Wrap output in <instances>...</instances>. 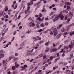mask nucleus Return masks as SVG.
<instances>
[{
	"instance_id": "obj_1",
	"label": "nucleus",
	"mask_w": 74,
	"mask_h": 74,
	"mask_svg": "<svg viewBox=\"0 0 74 74\" xmlns=\"http://www.w3.org/2000/svg\"><path fill=\"white\" fill-rule=\"evenodd\" d=\"M59 18H60L61 20H63V19L64 18V16L62 15V12H61L58 15L56 16L55 18L57 20H58Z\"/></svg>"
},
{
	"instance_id": "obj_2",
	"label": "nucleus",
	"mask_w": 74,
	"mask_h": 74,
	"mask_svg": "<svg viewBox=\"0 0 74 74\" xmlns=\"http://www.w3.org/2000/svg\"><path fill=\"white\" fill-rule=\"evenodd\" d=\"M69 14H67L66 15V16L65 17V20H67V18H68V17H69V16L70 17V18H71V17H72V16H73V14H72V13H71V12H69Z\"/></svg>"
},
{
	"instance_id": "obj_3",
	"label": "nucleus",
	"mask_w": 74,
	"mask_h": 74,
	"mask_svg": "<svg viewBox=\"0 0 74 74\" xmlns=\"http://www.w3.org/2000/svg\"><path fill=\"white\" fill-rule=\"evenodd\" d=\"M34 50V49H29L27 50L28 53H29V55H32V54H31L32 52H33V51Z\"/></svg>"
},
{
	"instance_id": "obj_4",
	"label": "nucleus",
	"mask_w": 74,
	"mask_h": 74,
	"mask_svg": "<svg viewBox=\"0 0 74 74\" xmlns=\"http://www.w3.org/2000/svg\"><path fill=\"white\" fill-rule=\"evenodd\" d=\"M73 46H74V41L72 40L71 42V45H69V48L70 49V50H71Z\"/></svg>"
},
{
	"instance_id": "obj_5",
	"label": "nucleus",
	"mask_w": 74,
	"mask_h": 74,
	"mask_svg": "<svg viewBox=\"0 0 74 74\" xmlns=\"http://www.w3.org/2000/svg\"><path fill=\"white\" fill-rule=\"evenodd\" d=\"M52 30H53V32L54 33H56V32H57V29L56 28H54L53 27L52 28L50 29L51 31H52Z\"/></svg>"
},
{
	"instance_id": "obj_6",
	"label": "nucleus",
	"mask_w": 74,
	"mask_h": 74,
	"mask_svg": "<svg viewBox=\"0 0 74 74\" xmlns=\"http://www.w3.org/2000/svg\"><path fill=\"white\" fill-rule=\"evenodd\" d=\"M8 62V58L6 59L5 60H3V64H7V62Z\"/></svg>"
},
{
	"instance_id": "obj_7",
	"label": "nucleus",
	"mask_w": 74,
	"mask_h": 74,
	"mask_svg": "<svg viewBox=\"0 0 74 74\" xmlns=\"http://www.w3.org/2000/svg\"><path fill=\"white\" fill-rule=\"evenodd\" d=\"M50 49V48H49V47H46V50L45 51V52L47 53L48 52H49Z\"/></svg>"
},
{
	"instance_id": "obj_8",
	"label": "nucleus",
	"mask_w": 74,
	"mask_h": 74,
	"mask_svg": "<svg viewBox=\"0 0 74 74\" xmlns=\"http://www.w3.org/2000/svg\"><path fill=\"white\" fill-rule=\"evenodd\" d=\"M18 6V4H16L15 6V7H14V5L13 4L12 6V7H13V8L14 9H16V8H17V7Z\"/></svg>"
},
{
	"instance_id": "obj_9",
	"label": "nucleus",
	"mask_w": 74,
	"mask_h": 74,
	"mask_svg": "<svg viewBox=\"0 0 74 74\" xmlns=\"http://www.w3.org/2000/svg\"><path fill=\"white\" fill-rule=\"evenodd\" d=\"M13 58L12 60L13 62H15L16 60H18V58L15 57V56L13 57Z\"/></svg>"
},
{
	"instance_id": "obj_10",
	"label": "nucleus",
	"mask_w": 74,
	"mask_h": 74,
	"mask_svg": "<svg viewBox=\"0 0 74 74\" xmlns=\"http://www.w3.org/2000/svg\"><path fill=\"white\" fill-rule=\"evenodd\" d=\"M33 4V1H31L30 3H28L27 4L28 5H32Z\"/></svg>"
},
{
	"instance_id": "obj_11",
	"label": "nucleus",
	"mask_w": 74,
	"mask_h": 74,
	"mask_svg": "<svg viewBox=\"0 0 74 74\" xmlns=\"http://www.w3.org/2000/svg\"><path fill=\"white\" fill-rule=\"evenodd\" d=\"M4 57V55L2 53L0 54V59H1Z\"/></svg>"
},
{
	"instance_id": "obj_12",
	"label": "nucleus",
	"mask_w": 74,
	"mask_h": 74,
	"mask_svg": "<svg viewBox=\"0 0 74 74\" xmlns=\"http://www.w3.org/2000/svg\"><path fill=\"white\" fill-rule=\"evenodd\" d=\"M15 69H16V66H12V70L14 71Z\"/></svg>"
},
{
	"instance_id": "obj_13",
	"label": "nucleus",
	"mask_w": 74,
	"mask_h": 74,
	"mask_svg": "<svg viewBox=\"0 0 74 74\" xmlns=\"http://www.w3.org/2000/svg\"><path fill=\"white\" fill-rule=\"evenodd\" d=\"M32 32V31L30 29H28V31L26 32L27 34H30Z\"/></svg>"
},
{
	"instance_id": "obj_14",
	"label": "nucleus",
	"mask_w": 74,
	"mask_h": 74,
	"mask_svg": "<svg viewBox=\"0 0 74 74\" xmlns=\"http://www.w3.org/2000/svg\"><path fill=\"white\" fill-rule=\"evenodd\" d=\"M70 58H69V59L71 60V59H73V58H74V55L73 54H71L70 55Z\"/></svg>"
},
{
	"instance_id": "obj_15",
	"label": "nucleus",
	"mask_w": 74,
	"mask_h": 74,
	"mask_svg": "<svg viewBox=\"0 0 74 74\" xmlns=\"http://www.w3.org/2000/svg\"><path fill=\"white\" fill-rule=\"evenodd\" d=\"M32 40H34V39H35L34 41H38V39L36 38V37H33L32 38Z\"/></svg>"
},
{
	"instance_id": "obj_16",
	"label": "nucleus",
	"mask_w": 74,
	"mask_h": 74,
	"mask_svg": "<svg viewBox=\"0 0 74 74\" xmlns=\"http://www.w3.org/2000/svg\"><path fill=\"white\" fill-rule=\"evenodd\" d=\"M37 54V52L36 51L34 52L31 55H32V56H34L35 55H36Z\"/></svg>"
},
{
	"instance_id": "obj_17",
	"label": "nucleus",
	"mask_w": 74,
	"mask_h": 74,
	"mask_svg": "<svg viewBox=\"0 0 74 74\" xmlns=\"http://www.w3.org/2000/svg\"><path fill=\"white\" fill-rule=\"evenodd\" d=\"M66 5H70L71 4V3L69 2H67L66 3Z\"/></svg>"
},
{
	"instance_id": "obj_18",
	"label": "nucleus",
	"mask_w": 74,
	"mask_h": 74,
	"mask_svg": "<svg viewBox=\"0 0 74 74\" xmlns=\"http://www.w3.org/2000/svg\"><path fill=\"white\" fill-rule=\"evenodd\" d=\"M4 11L1 10L0 12V15H3V14H4Z\"/></svg>"
},
{
	"instance_id": "obj_19",
	"label": "nucleus",
	"mask_w": 74,
	"mask_h": 74,
	"mask_svg": "<svg viewBox=\"0 0 74 74\" xmlns=\"http://www.w3.org/2000/svg\"><path fill=\"white\" fill-rule=\"evenodd\" d=\"M66 72L67 73V74H70V73H71V71H69V70L66 71Z\"/></svg>"
},
{
	"instance_id": "obj_20",
	"label": "nucleus",
	"mask_w": 74,
	"mask_h": 74,
	"mask_svg": "<svg viewBox=\"0 0 74 74\" xmlns=\"http://www.w3.org/2000/svg\"><path fill=\"white\" fill-rule=\"evenodd\" d=\"M42 55L41 54L40 55L36 58V59H38L39 58H41V57H42Z\"/></svg>"
},
{
	"instance_id": "obj_21",
	"label": "nucleus",
	"mask_w": 74,
	"mask_h": 74,
	"mask_svg": "<svg viewBox=\"0 0 74 74\" xmlns=\"http://www.w3.org/2000/svg\"><path fill=\"white\" fill-rule=\"evenodd\" d=\"M4 9L5 11H8V6H5L4 8Z\"/></svg>"
},
{
	"instance_id": "obj_22",
	"label": "nucleus",
	"mask_w": 74,
	"mask_h": 74,
	"mask_svg": "<svg viewBox=\"0 0 74 74\" xmlns=\"http://www.w3.org/2000/svg\"><path fill=\"white\" fill-rule=\"evenodd\" d=\"M26 42H23L21 45V46H22L23 45H26Z\"/></svg>"
},
{
	"instance_id": "obj_23",
	"label": "nucleus",
	"mask_w": 74,
	"mask_h": 74,
	"mask_svg": "<svg viewBox=\"0 0 74 74\" xmlns=\"http://www.w3.org/2000/svg\"><path fill=\"white\" fill-rule=\"evenodd\" d=\"M50 30L49 29H47L46 31H44V33L45 34L47 33Z\"/></svg>"
},
{
	"instance_id": "obj_24",
	"label": "nucleus",
	"mask_w": 74,
	"mask_h": 74,
	"mask_svg": "<svg viewBox=\"0 0 74 74\" xmlns=\"http://www.w3.org/2000/svg\"><path fill=\"white\" fill-rule=\"evenodd\" d=\"M34 67H35V66H34V65H31V69H34Z\"/></svg>"
},
{
	"instance_id": "obj_25",
	"label": "nucleus",
	"mask_w": 74,
	"mask_h": 74,
	"mask_svg": "<svg viewBox=\"0 0 74 74\" xmlns=\"http://www.w3.org/2000/svg\"><path fill=\"white\" fill-rule=\"evenodd\" d=\"M14 55L15 56H19V53H15Z\"/></svg>"
},
{
	"instance_id": "obj_26",
	"label": "nucleus",
	"mask_w": 74,
	"mask_h": 74,
	"mask_svg": "<svg viewBox=\"0 0 74 74\" xmlns=\"http://www.w3.org/2000/svg\"><path fill=\"white\" fill-rule=\"evenodd\" d=\"M67 10L66 9L65 10H64L63 12L66 14H67L68 13V11H67Z\"/></svg>"
},
{
	"instance_id": "obj_27",
	"label": "nucleus",
	"mask_w": 74,
	"mask_h": 74,
	"mask_svg": "<svg viewBox=\"0 0 74 74\" xmlns=\"http://www.w3.org/2000/svg\"><path fill=\"white\" fill-rule=\"evenodd\" d=\"M40 26L41 27H44L45 26V24L44 23H42L40 24Z\"/></svg>"
},
{
	"instance_id": "obj_28",
	"label": "nucleus",
	"mask_w": 74,
	"mask_h": 74,
	"mask_svg": "<svg viewBox=\"0 0 74 74\" xmlns=\"http://www.w3.org/2000/svg\"><path fill=\"white\" fill-rule=\"evenodd\" d=\"M40 3H41V1H39L37 4V6L38 7L40 6Z\"/></svg>"
},
{
	"instance_id": "obj_29",
	"label": "nucleus",
	"mask_w": 74,
	"mask_h": 74,
	"mask_svg": "<svg viewBox=\"0 0 74 74\" xmlns=\"http://www.w3.org/2000/svg\"><path fill=\"white\" fill-rule=\"evenodd\" d=\"M36 37H37V38H38V40H41V37H40L39 36H36Z\"/></svg>"
},
{
	"instance_id": "obj_30",
	"label": "nucleus",
	"mask_w": 74,
	"mask_h": 74,
	"mask_svg": "<svg viewBox=\"0 0 74 74\" xmlns=\"http://www.w3.org/2000/svg\"><path fill=\"white\" fill-rule=\"evenodd\" d=\"M35 71V69H34L32 70L29 73H28V74H31V73H33V72L34 71Z\"/></svg>"
},
{
	"instance_id": "obj_31",
	"label": "nucleus",
	"mask_w": 74,
	"mask_h": 74,
	"mask_svg": "<svg viewBox=\"0 0 74 74\" xmlns=\"http://www.w3.org/2000/svg\"><path fill=\"white\" fill-rule=\"evenodd\" d=\"M8 28H7V29H5V30L4 31V32L5 33H7V32H8Z\"/></svg>"
},
{
	"instance_id": "obj_32",
	"label": "nucleus",
	"mask_w": 74,
	"mask_h": 74,
	"mask_svg": "<svg viewBox=\"0 0 74 74\" xmlns=\"http://www.w3.org/2000/svg\"><path fill=\"white\" fill-rule=\"evenodd\" d=\"M71 25H68L67 27H66V28H67V30H68V29H69V28H70V27H71Z\"/></svg>"
},
{
	"instance_id": "obj_33",
	"label": "nucleus",
	"mask_w": 74,
	"mask_h": 74,
	"mask_svg": "<svg viewBox=\"0 0 74 74\" xmlns=\"http://www.w3.org/2000/svg\"><path fill=\"white\" fill-rule=\"evenodd\" d=\"M37 20H38V21L40 22L41 21V18L40 17H38L36 18Z\"/></svg>"
},
{
	"instance_id": "obj_34",
	"label": "nucleus",
	"mask_w": 74,
	"mask_h": 74,
	"mask_svg": "<svg viewBox=\"0 0 74 74\" xmlns=\"http://www.w3.org/2000/svg\"><path fill=\"white\" fill-rule=\"evenodd\" d=\"M42 12H47V10L45 9H44L42 10Z\"/></svg>"
},
{
	"instance_id": "obj_35",
	"label": "nucleus",
	"mask_w": 74,
	"mask_h": 74,
	"mask_svg": "<svg viewBox=\"0 0 74 74\" xmlns=\"http://www.w3.org/2000/svg\"><path fill=\"white\" fill-rule=\"evenodd\" d=\"M53 14H54V12H51L50 13L49 15L50 16H51V15H53Z\"/></svg>"
},
{
	"instance_id": "obj_36",
	"label": "nucleus",
	"mask_w": 74,
	"mask_h": 74,
	"mask_svg": "<svg viewBox=\"0 0 74 74\" xmlns=\"http://www.w3.org/2000/svg\"><path fill=\"white\" fill-rule=\"evenodd\" d=\"M64 49H68V48H69V47H67V46H64Z\"/></svg>"
},
{
	"instance_id": "obj_37",
	"label": "nucleus",
	"mask_w": 74,
	"mask_h": 74,
	"mask_svg": "<svg viewBox=\"0 0 74 74\" xmlns=\"http://www.w3.org/2000/svg\"><path fill=\"white\" fill-rule=\"evenodd\" d=\"M62 46H63L62 45H60V46L57 48V49H60Z\"/></svg>"
},
{
	"instance_id": "obj_38",
	"label": "nucleus",
	"mask_w": 74,
	"mask_h": 74,
	"mask_svg": "<svg viewBox=\"0 0 74 74\" xmlns=\"http://www.w3.org/2000/svg\"><path fill=\"white\" fill-rule=\"evenodd\" d=\"M49 43V41L47 42L45 44V45L46 46H48V44Z\"/></svg>"
},
{
	"instance_id": "obj_39",
	"label": "nucleus",
	"mask_w": 74,
	"mask_h": 74,
	"mask_svg": "<svg viewBox=\"0 0 74 74\" xmlns=\"http://www.w3.org/2000/svg\"><path fill=\"white\" fill-rule=\"evenodd\" d=\"M4 66L5 67V69L6 70V69L7 68L8 66L7 65L5 64L4 65Z\"/></svg>"
},
{
	"instance_id": "obj_40",
	"label": "nucleus",
	"mask_w": 74,
	"mask_h": 74,
	"mask_svg": "<svg viewBox=\"0 0 74 74\" xmlns=\"http://www.w3.org/2000/svg\"><path fill=\"white\" fill-rule=\"evenodd\" d=\"M61 32H63L64 31V27H62L61 29Z\"/></svg>"
},
{
	"instance_id": "obj_41",
	"label": "nucleus",
	"mask_w": 74,
	"mask_h": 74,
	"mask_svg": "<svg viewBox=\"0 0 74 74\" xmlns=\"http://www.w3.org/2000/svg\"><path fill=\"white\" fill-rule=\"evenodd\" d=\"M62 34H59L57 36H58V38H59L60 37V36H62Z\"/></svg>"
},
{
	"instance_id": "obj_42",
	"label": "nucleus",
	"mask_w": 74,
	"mask_h": 74,
	"mask_svg": "<svg viewBox=\"0 0 74 74\" xmlns=\"http://www.w3.org/2000/svg\"><path fill=\"white\" fill-rule=\"evenodd\" d=\"M28 26H29L30 27H31L32 26V23H29L28 24Z\"/></svg>"
},
{
	"instance_id": "obj_43",
	"label": "nucleus",
	"mask_w": 74,
	"mask_h": 74,
	"mask_svg": "<svg viewBox=\"0 0 74 74\" xmlns=\"http://www.w3.org/2000/svg\"><path fill=\"white\" fill-rule=\"evenodd\" d=\"M13 58V57H11L10 56L9 58V60H10H10H11V59H12V58Z\"/></svg>"
},
{
	"instance_id": "obj_44",
	"label": "nucleus",
	"mask_w": 74,
	"mask_h": 74,
	"mask_svg": "<svg viewBox=\"0 0 74 74\" xmlns=\"http://www.w3.org/2000/svg\"><path fill=\"white\" fill-rule=\"evenodd\" d=\"M42 29H40V30H38V33H40V32H42Z\"/></svg>"
},
{
	"instance_id": "obj_45",
	"label": "nucleus",
	"mask_w": 74,
	"mask_h": 74,
	"mask_svg": "<svg viewBox=\"0 0 74 74\" xmlns=\"http://www.w3.org/2000/svg\"><path fill=\"white\" fill-rule=\"evenodd\" d=\"M0 52H1V53H5V51L3 50H1L0 51Z\"/></svg>"
},
{
	"instance_id": "obj_46",
	"label": "nucleus",
	"mask_w": 74,
	"mask_h": 74,
	"mask_svg": "<svg viewBox=\"0 0 74 74\" xmlns=\"http://www.w3.org/2000/svg\"><path fill=\"white\" fill-rule=\"evenodd\" d=\"M68 34V33L67 32H65L63 34V36H66V35H67Z\"/></svg>"
},
{
	"instance_id": "obj_47",
	"label": "nucleus",
	"mask_w": 74,
	"mask_h": 74,
	"mask_svg": "<svg viewBox=\"0 0 74 74\" xmlns=\"http://www.w3.org/2000/svg\"><path fill=\"white\" fill-rule=\"evenodd\" d=\"M70 18H69L67 19V22L68 23H69V22H70Z\"/></svg>"
},
{
	"instance_id": "obj_48",
	"label": "nucleus",
	"mask_w": 74,
	"mask_h": 74,
	"mask_svg": "<svg viewBox=\"0 0 74 74\" xmlns=\"http://www.w3.org/2000/svg\"><path fill=\"white\" fill-rule=\"evenodd\" d=\"M28 5V7L27 8V10H29V9H30V5Z\"/></svg>"
},
{
	"instance_id": "obj_49",
	"label": "nucleus",
	"mask_w": 74,
	"mask_h": 74,
	"mask_svg": "<svg viewBox=\"0 0 74 74\" xmlns=\"http://www.w3.org/2000/svg\"><path fill=\"white\" fill-rule=\"evenodd\" d=\"M28 10H25V14H27V12H28Z\"/></svg>"
},
{
	"instance_id": "obj_50",
	"label": "nucleus",
	"mask_w": 74,
	"mask_h": 74,
	"mask_svg": "<svg viewBox=\"0 0 74 74\" xmlns=\"http://www.w3.org/2000/svg\"><path fill=\"white\" fill-rule=\"evenodd\" d=\"M53 59V56H51L50 57V60H52Z\"/></svg>"
},
{
	"instance_id": "obj_51",
	"label": "nucleus",
	"mask_w": 74,
	"mask_h": 74,
	"mask_svg": "<svg viewBox=\"0 0 74 74\" xmlns=\"http://www.w3.org/2000/svg\"><path fill=\"white\" fill-rule=\"evenodd\" d=\"M24 68H27V65H24Z\"/></svg>"
},
{
	"instance_id": "obj_52",
	"label": "nucleus",
	"mask_w": 74,
	"mask_h": 74,
	"mask_svg": "<svg viewBox=\"0 0 74 74\" xmlns=\"http://www.w3.org/2000/svg\"><path fill=\"white\" fill-rule=\"evenodd\" d=\"M16 68H18V66H19V64H16L15 65Z\"/></svg>"
},
{
	"instance_id": "obj_53",
	"label": "nucleus",
	"mask_w": 74,
	"mask_h": 74,
	"mask_svg": "<svg viewBox=\"0 0 74 74\" xmlns=\"http://www.w3.org/2000/svg\"><path fill=\"white\" fill-rule=\"evenodd\" d=\"M57 49H53V52H56V51L57 50Z\"/></svg>"
},
{
	"instance_id": "obj_54",
	"label": "nucleus",
	"mask_w": 74,
	"mask_h": 74,
	"mask_svg": "<svg viewBox=\"0 0 74 74\" xmlns=\"http://www.w3.org/2000/svg\"><path fill=\"white\" fill-rule=\"evenodd\" d=\"M43 42H44V41L42 40V41H40L39 42V44H42V43Z\"/></svg>"
},
{
	"instance_id": "obj_55",
	"label": "nucleus",
	"mask_w": 74,
	"mask_h": 74,
	"mask_svg": "<svg viewBox=\"0 0 74 74\" xmlns=\"http://www.w3.org/2000/svg\"><path fill=\"white\" fill-rule=\"evenodd\" d=\"M66 41V42H70V39H68Z\"/></svg>"
},
{
	"instance_id": "obj_56",
	"label": "nucleus",
	"mask_w": 74,
	"mask_h": 74,
	"mask_svg": "<svg viewBox=\"0 0 74 74\" xmlns=\"http://www.w3.org/2000/svg\"><path fill=\"white\" fill-rule=\"evenodd\" d=\"M10 10H9L8 11V14H9V15H11V12H10Z\"/></svg>"
},
{
	"instance_id": "obj_57",
	"label": "nucleus",
	"mask_w": 74,
	"mask_h": 74,
	"mask_svg": "<svg viewBox=\"0 0 74 74\" xmlns=\"http://www.w3.org/2000/svg\"><path fill=\"white\" fill-rule=\"evenodd\" d=\"M63 64V65H64V66H66V64H67V63L64 62Z\"/></svg>"
},
{
	"instance_id": "obj_58",
	"label": "nucleus",
	"mask_w": 74,
	"mask_h": 74,
	"mask_svg": "<svg viewBox=\"0 0 74 74\" xmlns=\"http://www.w3.org/2000/svg\"><path fill=\"white\" fill-rule=\"evenodd\" d=\"M52 70L51 71H50L48 72H47V73H46V74H49V73H51L52 71Z\"/></svg>"
},
{
	"instance_id": "obj_59",
	"label": "nucleus",
	"mask_w": 74,
	"mask_h": 74,
	"mask_svg": "<svg viewBox=\"0 0 74 74\" xmlns=\"http://www.w3.org/2000/svg\"><path fill=\"white\" fill-rule=\"evenodd\" d=\"M70 6H68V7H67L66 10H69L70 9Z\"/></svg>"
},
{
	"instance_id": "obj_60",
	"label": "nucleus",
	"mask_w": 74,
	"mask_h": 74,
	"mask_svg": "<svg viewBox=\"0 0 74 74\" xmlns=\"http://www.w3.org/2000/svg\"><path fill=\"white\" fill-rule=\"evenodd\" d=\"M57 55L58 57H59V56L60 55L59 53H57Z\"/></svg>"
},
{
	"instance_id": "obj_61",
	"label": "nucleus",
	"mask_w": 74,
	"mask_h": 74,
	"mask_svg": "<svg viewBox=\"0 0 74 74\" xmlns=\"http://www.w3.org/2000/svg\"><path fill=\"white\" fill-rule=\"evenodd\" d=\"M41 71H42V70H39L38 71V73H41Z\"/></svg>"
},
{
	"instance_id": "obj_62",
	"label": "nucleus",
	"mask_w": 74,
	"mask_h": 74,
	"mask_svg": "<svg viewBox=\"0 0 74 74\" xmlns=\"http://www.w3.org/2000/svg\"><path fill=\"white\" fill-rule=\"evenodd\" d=\"M3 22L2 21H0V25H3Z\"/></svg>"
},
{
	"instance_id": "obj_63",
	"label": "nucleus",
	"mask_w": 74,
	"mask_h": 74,
	"mask_svg": "<svg viewBox=\"0 0 74 74\" xmlns=\"http://www.w3.org/2000/svg\"><path fill=\"white\" fill-rule=\"evenodd\" d=\"M39 16L40 17H42V14L41 13H40L39 14Z\"/></svg>"
},
{
	"instance_id": "obj_64",
	"label": "nucleus",
	"mask_w": 74,
	"mask_h": 74,
	"mask_svg": "<svg viewBox=\"0 0 74 74\" xmlns=\"http://www.w3.org/2000/svg\"><path fill=\"white\" fill-rule=\"evenodd\" d=\"M53 45L54 47H56V44L54 43H53Z\"/></svg>"
}]
</instances>
